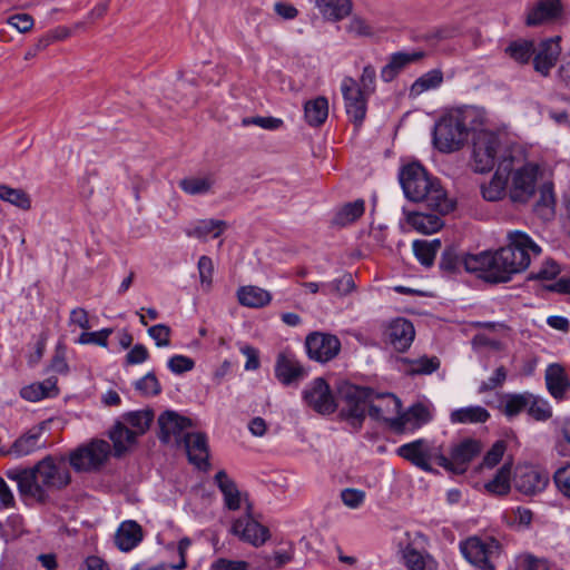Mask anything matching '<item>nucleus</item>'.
Returning <instances> with one entry per match:
<instances>
[{
	"label": "nucleus",
	"mask_w": 570,
	"mask_h": 570,
	"mask_svg": "<svg viewBox=\"0 0 570 570\" xmlns=\"http://www.w3.org/2000/svg\"><path fill=\"white\" fill-rule=\"evenodd\" d=\"M4 475L17 484L21 497L39 502H45L49 498V492L62 490L71 482V474L63 459L52 455H46L30 468H8Z\"/></svg>",
	"instance_id": "1"
},
{
	"label": "nucleus",
	"mask_w": 570,
	"mask_h": 570,
	"mask_svg": "<svg viewBox=\"0 0 570 570\" xmlns=\"http://www.w3.org/2000/svg\"><path fill=\"white\" fill-rule=\"evenodd\" d=\"M490 124V116L482 107L464 105L451 108L435 122L433 144L441 153L458 151L468 141L470 132Z\"/></svg>",
	"instance_id": "2"
},
{
	"label": "nucleus",
	"mask_w": 570,
	"mask_h": 570,
	"mask_svg": "<svg viewBox=\"0 0 570 570\" xmlns=\"http://www.w3.org/2000/svg\"><path fill=\"white\" fill-rule=\"evenodd\" d=\"M341 416L353 428H360L366 412L370 416L385 421L393 428V420L400 416L401 401L391 393L377 394L373 390L347 385L342 391Z\"/></svg>",
	"instance_id": "3"
},
{
	"label": "nucleus",
	"mask_w": 570,
	"mask_h": 570,
	"mask_svg": "<svg viewBox=\"0 0 570 570\" xmlns=\"http://www.w3.org/2000/svg\"><path fill=\"white\" fill-rule=\"evenodd\" d=\"M399 178L407 199L424 203L440 215L453 209L454 203L446 196L440 181L431 177L421 164L411 163L403 166Z\"/></svg>",
	"instance_id": "4"
},
{
	"label": "nucleus",
	"mask_w": 570,
	"mask_h": 570,
	"mask_svg": "<svg viewBox=\"0 0 570 570\" xmlns=\"http://www.w3.org/2000/svg\"><path fill=\"white\" fill-rule=\"evenodd\" d=\"M500 168L510 174L509 195L513 203L525 204L535 194L539 166L524 160L521 147L509 149V157L500 161Z\"/></svg>",
	"instance_id": "5"
},
{
	"label": "nucleus",
	"mask_w": 570,
	"mask_h": 570,
	"mask_svg": "<svg viewBox=\"0 0 570 570\" xmlns=\"http://www.w3.org/2000/svg\"><path fill=\"white\" fill-rule=\"evenodd\" d=\"M481 127L473 132L471 164L476 173H489L495 164L509 157V150L504 149L502 136L499 131Z\"/></svg>",
	"instance_id": "6"
},
{
	"label": "nucleus",
	"mask_w": 570,
	"mask_h": 570,
	"mask_svg": "<svg viewBox=\"0 0 570 570\" xmlns=\"http://www.w3.org/2000/svg\"><path fill=\"white\" fill-rule=\"evenodd\" d=\"M508 245L499 248L501 263L507 267L510 278L524 272L531 264L532 257L541 253V248L525 233L513 230L508 234Z\"/></svg>",
	"instance_id": "7"
},
{
	"label": "nucleus",
	"mask_w": 570,
	"mask_h": 570,
	"mask_svg": "<svg viewBox=\"0 0 570 570\" xmlns=\"http://www.w3.org/2000/svg\"><path fill=\"white\" fill-rule=\"evenodd\" d=\"M396 453L425 472H433V464L442 468L449 464L442 446L428 439H417L402 444L397 448Z\"/></svg>",
	"instance_id": "8"
},
{
	"label": "nucleus",
	"mask_w": 570,
	"mask_h": 570,
	"mask_svg": "<svg viewBox=\"0 0 570 570\" xmlns=\"http://www.w3.org/2000/svg\"><path fill=\"white\" fill-rule=\"evenodd\" d=\"M464 559L480 570H497L501 546L491 537H471L460 543Z\"/></svg>",
	"instance_id": "9"
},
{
	"label": "nucleus",
	"mask_w": 570,
	"mask_h": 570,
	"mask_svg": "<svg viewBox=\"0 0 570 570\" xmlns=\"http://www.w3.org/2000/svg\"><path fill=\"white\" fill-rule=\"evenodd\" d=\"M500 257L499 249L494 252L487 250L464 256L462 264L466 272L478 273L481 278L488 282L505 283L511 278Z\"/></svg>",
	"instance_id": "10"
},
{
	"label": "nucleus",
	"mask_w": 570,
	"mask_h": 570,
	"mask_svg": "<svg viewBox=\"0 0 570 570\" xmlns=\"http://www.w3.org/2000/svg\"><path fill=\"white\" fill-rule=\"evenodd\" d=\"M110 452L109 443L94 440L75 449L69 454V463L77 472H90L99 469Z\"/></svg>",
	"instance_id": "11"
},
{
	"label": "nucleus",
	"mask_w": 570,
	"mask_h": 570,
	"mask_svg": "<svg viewBox=\"0 0 570 570\" xmlns=\"http://www.w3.org/2000/svg\"><path fill=\"white\" fill-rule=\"evenodd\" d=\"M43 432L45 423L32 426L18 436L9 446H2L0 455L16 460L32 455L46 448V442L42 440Z\"/></svg>",
	"instance_id": "12"
},
{
	"label": "nucleus",
	"mask_w": 570,
	"mask_h": 570,
	"mask_svg": "<svg viewBox=\"0 0 570 570\" xmlns=\"http://www.w3.org/2000/svg\"><path fill=\"white\" fill-rule=\"evenodd\" d=\"M302 396L305 404L320 414H331L337 407L330 385L323 377H316L306 384Z\"/></svg>",
	"instance_id": "13"
},
{
	"label": "nucleus",
	"mask_w": 570,
	"mask_h": 570,
	"mask_svg": "<svg viewBox=\"0 0 570 570\" xmlns=\"http://www.w3.org/2000/svg\"><path fill=\"white\" fill-rule=\"evenodd\" d=\"M230 533L256 548L262 547L271 538L268 528L252 515V510L232 522Z\"/></svg>",
	"instance_id": "14"
},
{
	"label": "nucleus",
	"mask_w": 570,
	"mask_h": 570,
	"mask_svg": "<svg viewBox=\"0 0 570 570\" xmlns=\"http://www.w3.org/2000/svg\"><path fill=\"white\" fill-rule=\"evenodd\" d=\"M305 346L311 360L326 363L338 355L341 341L334 334L314 332L307 335Z\"/></svg>",
	"instance_id": "15"
},
{
	"label": "nucleus",
	"mask_w": 570,
	"mask_h": 570,
	"mask_svg": "<svg viewBox=\"0 0 570 570\" xmlns=\"http://www.w3.org/2000/svg\"><path fill=\"white\" fill-rule=\"evenodd\" d=\"M341 91L348 118L360 126L366 115L367 99L370 96L361 92L357 82L352 77H344L341 82Z\"/></svg>",
	"instance_id": "16"
},
{
	"label": "nucleus",
	"mask_w": 570,
	"mask_h": 570,
	"mask_svg": "<svg viewBox=\"0 0 570 570\" xmlns=\"http://www.w3.org/2000/svg\"><path fill=\"white\" fill-rule=\"evenodd\" d=\"M548 483V473L535 466L523 465L517 469L514 485L519 492L525 495H534L542 492Z\"/></svg>",
	"instance_id": "17"
},
{
	"label": "nucleus",
	"mask_w": 570,
	"mask_h": 570,
	"mask_svg": "<svg viewBox=\"0 0 570 570\" xmlns=\"http://www.w3.org/2000/svg\"><path fill=\"white\" fill-rule=\"evenodd\" d=\"M480 442L466 439L453 445L450 458H448V465H443L445 470L454 473H463L466 471L469 463L481 452Z\"/></svg>",
	"instance_id": "18"
},
{
	"label": "nucleus",
	"mask_w": 570,
	"mask_h": 570,
	"mask_svg": "<svg viewBox=\"0 0 570 570\" xmlns=\"http://www.w3.org/2000/svg\"><path fill=\"white\" fill-rule=\"evenodd\" d=\"M414 335L415 331L412 323L402 317L392 320L384 331L385 342L397 352L407 350L414 340Z\"/></svg>",
	"instance_id": "19"
},
{
	"label": "nucleus",
	"mask_w": 570,
	"mask_h": 570,
	"mask_svg": "<svg viewBox=\"0 0 570 570\" xmlns=\"http://www.w3.org/2000/svg\"><path fill=\"white\" fill-rule=\"evenodd\" d=\"M158 424L160 429L159 439L164 443L176 441L180 443L185 432L191 422L189 419L179 415L174 411H166L158 417Z\"/></svg>",
	"instance_id": "20"
},
{
	"label": "nucleus",
	"mask_w": 570,
	"mask_h": 570,
	"mask_svg": "<svg viewBox=\"0 0 570 570\" xmlns=\"http://www.w3.org/2000/svg\"><path fill=\"white\" fill-rule=\"evenodd\" d=\"M560 51L559 37L534 43L532 53L534 69L541 75H548L557 62Z\"/></svg>",
	"instance_id": "21"
},
{
	"label": "nucleus",
	"mask_w": 570,
	"mask_h": 570,
	"mask_svg": "<svg viewBox=\"0 0 570 570\" xmlns=\"http://www.w3.org/2000/svg\"><path fill=\"white\" fill-rule=\"evenodd\" d=\"M215 481L223 493L224 503L228 510L235 511L243 507L245 508V512L252 510V504L247 499V494L238 490L235 482L226 474L225 471L217 472Z\"/></svg>",
	"instance_id": "22"
},
{
	"label": "nucleus",
	"mask_w": 570,
	"mask_h": 570,
	"mask_svg": "<svg viewBox=\"0 0 570 570\" xmlns=\"http://www.w3.org/2000/svg\"><path fill=\"white\" fill-rule=\"evenodd\" d=\"M432 420V409L429 404H413L405 413L393 420L395 431H414Z\"/></svg>",
	"instance_id": "23"
},
{
	"label": "nucleus",
	"mask_w": 570,
	"mask_h": 570,
	"mask_svg": "<svg viewBox=\"0 0 570 570\" xmlns=\"http://www.w3.org/2000/svg\"><path fill=\"white\" fill-rule=\"evenodd\" d=\"M181 442L184 443L189 462L198 469H206L209 455L206 435L200 432H187Z\"/></svg>",
	"instance_id": "24"
},
{
	"label": "nucleus",
	"mask_w": 570,
	"mask_h": 570,
	"mask_svg": "<svg viewBox=\"0 0 570 570\" xmlns=\"http://www.w3.org/2000/svg\"><path fill=\"white\" fill-rule=\"evenodd\" d=\"M544 380L549 394L557 402L566 400L570 389V380L560 364H549L546 368Z\"/></svg>",
	"instance_id": "25"
},
{
	"label": "nucleus",
	"mask_w": 570,
	"mask_h": 570,
	"mask_svg": "<svg viewBox=\"0 0 570 570\" xmlns=\"http://www.w3.org/2000/svg\"><path fill=\"white\" fill-rule=\"evenodd\" d=\"M424 56V51L421 50L399 51L391 55L389 62L381 70V78L385 82L392 81L403 69L417 62Z\"/></svg>",
	"instance_id": "26"
},
{
	"label": "nucleus",
	"mask_w": 570,
	"mask_h": 570,
	"mask_svg": "<svg viewBox=\"0 0 570 570\" xmlns=\"http://www.w3.org/2000/svg\"><path fill=\"white\" fill-rule=\"evenodd\" d=\"M306 375L303 366L295 358V356L286 353H281L275 363V376L284 385L303 379Z\"/></svg>",
	"instance_id": "27"
},
{
	"label": "nucleus",
	"mask_w": 570,
	"mask_h": 570,
	"mask_svg": "<svg viewBox=\"0 0 570 570\" xmlns=\"http://www.w3.org/2000/svg\"><path fill=\"white\" fill-rule=\"evenodd\" d=\"M561 16L560 0H539L527 14L528 26H539L551 22Z\"/></svg>",
	"instance_id": "28"
},
{
	"label": "nucleus",
	"mask_w": 570,
	"mask_h": 570,
	"mask_svg": "<svg viewBox=\"0 0 570 570\" xmlns=\"http://www.w3.org/2000/svg\"><path fill=\"white\" fill-rule=\"evenodd\" d=\"M227 228V223L220 219H200L185 229L188 237L207 240L209 237H219Z\"/></svg>",
	"instance_id": "29"
},
{
	"label": "nucleus",
	"mask_w": 570,
	"mask_h": 570,
	"mask_svg": "<svg viewBox=\"0 0 570 570\" xmlns=\"http://www.w3.org/2000/svg\"><path fill=\"white\" fill-rule=\"evenodd\" d=\"M142 539L141 527L131 520L124 521L115 535V543L121 551L132 550Z\"/></svg>",
	"instance_id": "30"
},
{
	"label": "nucleus",
	"mask_w": 570,
	"mask_h": 570,
	"mask_svg": "<svg viewBox=\"0 0 570 570\" xmlns=\"http://www.w3.org/2000/svg\"><path fill=\"white\" fill-rule=\"evenodd\" d=\"M490 419V412L481 405H468L451 411L449 420L452 424H479Z\"/></svg>",
	"instance_id": "31"
},
{
	"label": "nucleus",
	"mask_w": 570,
	"mask_h": 570,
	"mask_svg": "<svg viewBox=\"0 0 570 570\" xmlns=\"http://www.w3.org/2000/svg\"><path fill=\"white\" fill-rule=\"evenodd\" d=\"M58 393L57 380L48 377L42 382H35L20 390V396L29 402H39Z\"/></svg>",
	"instance_id": "32"
},
{
	"label": "nucleus",
	"mask_w": 570,
	"mask_h": 570,
	"mask_svg": "<svg viewBox=\"0 0 570 570\" xmlns=\"http://www.w3.org/2000/svg\"><path fill=\"white\" fill-rule=\"evenodd\" d=\"M240 305L252 308H261L269 304L272 295L268 291L254 285L242 286L237 291Z\"/></svg>",
	"instance_id": "33"
},
{
	"label": "nucleus",
	"mask_w": 570,
	"mask_h": 570,
	"mask_svg": "<svg viewBox=\"0 0 570 570\" xmlns=\"http://www.w3.org/2000/svg\"><path fill=\"white\" fill-rule=\"evenodd\" d=\"M530 392L507 393L502 395L500 402L501 412L508 417L513 419L522 412H528Z\"/></svg>",
	"instance_id": "34"
},
{
	"label": "nucleus",
	"mask_w": 570,
	"mask_h": 570,
	"mask_svg": "<svg viewBox=\"0 0 570 570\" xmlns=\"http://www.w3.org/2000/svg\"><path fill=\"white\" fill-rule=\"evenodd\" d=\"M403 371L409 375H430L439 370L440 360L436 356H420L417 358H403Z\"/></svg>",
	"instance_id": "35"
},
{
	"label": "nucleus",
	"mask_w": 570,
	"mask_h": 570,
	"mask_svg": "<svg viewBox=\"0 0 570 570\" xmlns=\"http://www.w3.org/2000/svg\"><path fill=\"white\" fill-rule=\"evenodd\" d=\"M406 222L421 234L436 233L443 225L438 214L407 213Z\"/></svg>",
	"instance_id": "36"
},
{
	"label": "nucleus",
	"mask_w": 570,
	"mask_h": 570,
	"mask_svg": "<svg viewBox=\"0 0 570 570\" xmlns=\"http://www.w3.org/2000/svg\"><path fill=\"white\" fill-rule=\"evenodd\" d=\"M304 115L309 126H321L328 117V100L321 96L306 101L304 105Z\"/></svg>",
	"instance_id": "37"
},
{
	"label": "nucleus",
	"mask_w": 570,
	"mask_h": 570,
	"mask_svg": "<svg viewBox=\"0 0 570 570\" xmlns=\"http://www.w3.org/2000/svg\"><path fill=\"white\" fill-rule=\"evenodd\" d=\"M507 187V171L501 170L499 165L491 180L482 186V196L489 202H497L505 195Z\"/></svg>",
	"instance_id": "38"
},
{
	"label": "nucleus",
	"mask_w": 570,
	"mask_h": 570,
	"mask_svg": "<svg viewBox=\"0 0 570 570\" xmlns=\"http://www.w3.org/2000/svg\"><path fill=\"white\" fill-rule=\"evenodd\" d=\"M443 72L440 69H432L419 77L410 88V95L417 97L423 92L435 90L443 83Z\"/></svg>",
	"instance_id": "39"
},
{
	"label": "nucleus",
	"mask_w": 570,
	"mask_h": 570,
	"mask_svg": "<svg viewBox=\"0 0 570 570\" xmlns=\"http://www.w3.org/2000/svg\"><path fill=\"white\" fill-rule=\"evenodd\" d=\"M215 180L213 176H190L179 181V187L188 195H206L210 191Z\"/></svg>",
	"instance_id": "40"
},
{
	"label": "nucleus",
	"mask_w": 570,
	"mask_h": 570,
	"mask_svg": "<svg viewBox=\"0 0 570 570\" xmlns=\"http://www.w3.org/2000/svg\"><path fill=\"white\" fill-rule=\"evenodd\" d=\"M110 439L117 455L127 451L136 441L137 435L124 423H117L110 431Z\"/></svg>",
	"instance_id": "41"
},
{
	"label": "nucleus",
	"mask_w": 570,
	"mask_h": 570,
	"mask_svg": "<svg viewBox=\"0 0 570 570\" xmlns=\"http://www.w3.org/2000/svg\"><path fill=\"white\" fill-rule=\"evenodd\" d=\"M528 415L539 422H546L553 415L550 402L541 395L530 392Z\"/></svg>",
	"instance_id": "42"
},
{
	"label": "nucleus",
	"mask_w": 570,
	"mask_h": 570,
	"mask_svg": "<svg viewBox=\"0 0 570 570\" xmlns=\"http://www.w3.org/2000/svg\"><path fill=\"white\" fill-rule=\"evenodd\" d=\"M412 247L417 261L422 265L429 267L434 262L435 255L441 247V242L439 239H433L431 242L414 240Z\"/></svg>",
	"instance_id": "43"
},
{
	"label": "nucleus",
	"mask_w": 570,
	"mask_h": 570,
	"mask_svg": "<svg viewBox=\"0 0 570 570\" xmlns=\"http://www.w3.org/2000/svg\"><path fill=\"white\" fill-rule=\"evenodd\" d=\"M404 561L409 570H436V561L429 554L415 549L404 551Z\"/></svg>",
	"instance_id": "44"
},
{
	"label": "nucleus",
	"mask_w": 570,
	"mask_h": 570,
	"mask_svg": "<svg viewBox=\"0 0 570 570\" xmlns=\"http://www.w3.org/2000/svg\"><path fill=\"white\" fill-rule=\"evenodd\" d=\"M511 464L505 463L497 472L494 478L485 484V489L489 493L495 495H503L510 491L511 487Z\"/></svg>",
	"instance_id": "45"
},
{
	"label": "nucleus",
	"mask_w": 570,
	"mask_h": 570,
	"mask_svg": "<svg viewBox=\"0 0 570 570\" xmlns=\"http://www.w3.org/2000/svg\"><path fill=\"white\" fill-rule=\"evenodd\" d=\"M153 419L154 413L150 410L136 411L125 416L124 424L138 436L144 434L149 429Z\"/></svg>",
	"instance_id": "46"
},
{
	"label": "nucleus",
	"mask_w": 570,
	"mask_h": 570,
	"mask_svg": "<svg viewBox=\"0 0 570 570\" xmlns=\"http://www.w3.org/2000/svg\"><path fill=\"white\" fill-rule=\"evenodd\" d=\"M534 41L520 39L512 41L505 49V52L517 62L527 63L532 57Z\"/></svg>",
	"instance_id": "47"
},
{
	"label": "nucleus",
	"mask_w": 570,
	"mask_h": 570,
	"mask_svg": "<svg viewBox=\"0 0 570 570\" xmlns=\"http://www.w3.org/2000/svg\"><path fill=\"white\" fill-rule=\"evenodd\" d=\"M0 199L20 209L27 210L31 207V200L27 193L7 185H0Z\"/></svg>",
	"instance_id": "48"
},
{
	"label": "nucleus",
	"mask_w": 570,
	"mask_h": 570,
	"mask_svg": "<svg viewBox=\"0 0 570 570\" xmlns=\"http://www.w3.org/2000/svg\"><path fill=\"white\" fill-rule=\"evenodd\" d=\"M364 213V202L357 199L355 202L344 205L335 215V223L341 226H345L355 222Z\"/></svg>",
	"instance_id": "49"
},
{
	"label": "nucleus",
	"mask_w": 570,
	"mask_h": 570,
	"mask_svg": "<svg viewBox=\"0 0 570 570\" xmlns=\"http://www.w3.org/2000/svg\"><path fill=\"white\" fill-rule=\"evenodd\" d=\"M355 288V283L351 274H345L340 278H335L323 285V294H336L345 296L352 293Z\"/></svg>",
	"instance_id": "50"
},
{
	"label": "nucleus",
	"mask_w": 570,
	"mask_h": 570,
	"mask_svg": "<svg viewBox=\"0 0 570 570\" xmlns=\"http://www.w3.org/2000/svg\"><path fill=\"white\" fill-rule=\"evenodd\" d=\"M357 87L361 92L367 96L374 94L376 88V71L373 66L367 65L363 68Z\"/></svg>",
	"instance_id": "51"
},
{
	"label": "nucleus",
	"mask_w": 570,
	"mask_h": 570,
	"mask_svg": "<svg viewBox=\"0 0 570 570\" xmlns=\"http://www.w3.org/2000/svg\"><path fill=\"white\" fill-rule=\"evenodd\" d=\"M135 387L141 394L147 395V396L156 395L161 390L157 377L151 372L147 373L145 376L139 379L136 382Z\"/></svg>",
	"instance_id": "52"
},
{
	"label": "nucleus",
	"mask_w": 570,
	"mask_h": 570,
	"mask_svg": "<svg viewBox=\"0 0 570 570\" xmlns=\"http://www.w3.org/2000/svg\"><path fill=\"white\" fill-rule=\"evenodd\" d=\"M170 327L165 324H156L148 328V335L157 347H168L170 344Z\"/></svg>",
	"instance_id": "53"
},
{
	"label": "nucleus",
	"mask_w": 570,
	"mask_h": 570,
	"mask_svg": "<svg viewBox=\"0 0 570 570\" xmlns=\"http://www.w3.org/2000/svg\"><path fill=\"white\" fill-rule=\"evenodd\" d=\"M167 366L174 374H183L191 371L195 366V362L188 356L176 354L168 360Z\"/></svg>",
	"instance_id": "54"
},
{
	"label": "nucleus",
	"mask_w": 570,
	"mask_h": 570,
	"mask_svg": "<svg viewBox=\"0 0 570 570\" xmlns=\"http://www.w3.org/2000/svg\"><path fill=\"white\" fill-rule=\"evenodd\" d=\"M346 31L355 37H368L373 35V28L365 19L358 16L351 18L346 26Z\"/></svg>",
	"instance_id": "55"
},
{
	"label": "nucleus",
	"mask_w": 570,
	"mask_h": 570,
	"mask_svg": "<svg viewBox=\"0 0 570 570\" xmlns=\"http://www.w3.org/2000/svg\"><path fill=\"white\" fill-rule=\"evenodd\" d=\"M553 480L557 489L570 499V464L559 468L553 474Z\"/></svg>",
	"instance_id": "56"
},
{
	"label": "nucleus",
	"mask_w": 570,
	"mask_h": 570,
	"mask_svg": "<svg viewBox=\"0 0 570 570\" xmlns=\"http://www.w3.org/2000/svg\"><path fill=\"white\" fill-rule=\"evenodd\" d=\"M255 125L257 127H261L263 129L267 130H276L283 125V120L275 117H250V118H244L243 119V126H252Z\"/></svg>",
	"instance_id": "57"
},
{
	"label": "nucleus",
	"mask_w": 570,
	"mask_h": 570,
	"mask_svg": "<svg viewBox=\"0 0 570 570\" xmlns=\"http://www.w3.org/2000/svg\"><path fill=\"white\" fill-rule=\"evenodd\" d=\"M343 503L350 509L360 508L365 500V492L358 489H345L341 493Z\"/></svg>",
	"instance_id": "58"
},
{
	"label": "nucleus",
	"mask_w": 570,
	"mask_h": 570,
	"mask_svg": "<svg viewBox=\"0 0 570 570\" xmlns=\"http://www.w3.org/2000/svg\"><path fill=\"white\" fill-rule=\"evenodd\" d=\"M33 19L28 13H16L8 18V24L19 32H27L33 27Z\"/></svg>",
	"instance_id": "59"
},
{
	"label": "nucleus",
	"mask_w": 570,
	"mask_h": 570,
	"mask_svg": "<svg viewBox=\"0 0 570 570\" xmlns=\"http://www.w3.org/2000/svg\"><path fill=\"white\" fill-rule=\"evenodd\" d=\"M293 549L276 551L273 557L266 561L265 570H275L293 559Z\"/></svg>",
	"instance_id": "60"
},
{
	"label": "nucleus",
	"mask_w": 570,
	"mask_h": 570,
	"mask_svg": "<svg viewBox=\"0 0 570 570\" xmlns=\"http://www.w3.org/2000/svg\"><path fill=\"white\" fill-rule=\"evenodd\" d=\"M507 379V371L503 366L498 367L493 375L488 380L483 381L481 385L479 386V392L483 393L487 391L494 390L498 386H501Z\"/></svg>",
	"instance_id": "61"
},
{
	"label": "nucleus",
	"mask_w": 570,
	"mask_h": 570,
	"mask_svg": "<svg viewBox=\"0 0 570 570\" xmlns=\"http://www.w3.org/2000/svg\"><path fill=\"white\" fill-rule=\"evenodd\" d=\"M505 451V445L503 442H495L492 448L487 452L483 459V465L488 468H492L497 465L502 459Z\"/></svg>",
	"instance_id": "62"
},
{
	"label": "nucleus",
	"mask_w": 570,
	"mask_h": 570,
	"mask_svg": "<svg viewBox=\"0 0 570 570\" xmlns=\"http://www.w3.org/2000/svg\"><path fill=\"white\" fill-rule=\"evenodd\" d=\"M69 325L78 326L83 330V332L89 330L91 324L87 311L81 307L71 309L69 315Z\"/></svg>",
	"instance_id": "63"
},
{
	"label": "nucleus",
	"mask_w": 570,
	"mask_h": 570,
	"mask_svg": "<svg viewBox=\"0 0 570 570\" xmlns=\"http://www.w3.org/2000/svg\"><path fill=\"white\" fill-rule=\"evenodd\" d=\"M213 570H247L248 563L242 560L219 559L213 566Z\"/></svg>",
	"instance_id": "64"
}]
</instances>
